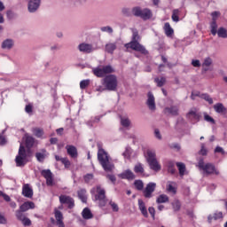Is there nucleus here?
Masks as SVG:
<instances>
[{"instance_id": "obj_6", "label": "nucleus", "mask_w": 227, "mask_h": 227, "mask_svg": "<svg viewBox=\"0 0 227 227\" xmlns=\"http://www.w3.org/2000/svg\"><path fill=\"white\" fill-rule=\"evenodd\" d=\"M199 168L204 171L205 175H219V170L215 169V166L212 163H205L203 159H200L198 162Z\"/></svg>"}, {"instance_id": "obj_36", "label": "nucleus", "mask_w": 227, "mask_h": 227, "mask_svg": "<svg viewBox=\"0 0 227 227\" xmlns=\"http://www.w3.org/2000/svg\"><path fill=\"white\" fill-rule=\"evenodd\" d=\"M135 173H137L139 175H143L145 173V168L143 167V164L137 163L134 167Z\"/></svg>"}, {"instance_id": "obj_10", "label": "nucleus", "mask_w": 227, "mask_h": 227, "mask_svg": "<svg viewBox=\"0 0 227 227\" xmlns=\"http://www.w3.org/2000/svg\"><path fill=\"white\" fill-rule=\"evenodd\" d=\"M186 117L188 118V120H190V121H192L193 123H198V121L201 120V114H200L199 111L194 108L189 111Z\"/></svg>"}, {"instance_id": "obj_33", "label": "nucleus", "mask_w": 227, "mask_h": 227, "mask_svg": "<svg viewBox=\"0 0 227 227\" xmlns=\"http://www.w3.org/2000/svg\"><path fill=\"white\" fill-rule=\"evenodd\" d=\"M78 197L81 201H82V203H86V201L88 200V197L86 196V190L82 189L78 191Z\"/></svg>"}, {"instance_id": "obj_5", "label": "nucleus", "mask_w": 227, "mask_h": 227, "mask_svg": "<svg viewBox=\"0 0 227 227\" xmlns=\"http://www.w3.org/2000/svg\"><path fill=\"white\" fill-rule=\"evenodd\" d=\"M102 84L108 91H115L118 88V78L114 74H108L103 79Z\"/></svg>"}, {"instance_id": "obj_37", "label": "nucleus", "mask_w": 227, "mask_h": 227, "mask_svg": "<svg viewBox=\"0 0 227 227\" xmlns=\"http://www.w3.org/2000/svg\"><path fill=\"white\" fill-rule=\"evenodd\" d=\"M176 166L178 168L180 176H184V175H185V164L177 162Z\"/></svg>"}, {"instance_id": "obj_52", "label": "nucleus", "mask_w": 227, "mask_h": 227, "mask_svg": "<svg viewBox=\"0 0 227 227\" xmlns=\"http://www.w3.org/2000/svg\"><path fill=\"white\" fill-rule=\"evenodd\" d=\"M101 31H103L104 33H109V35H113V27L107 26V27H101Z\"/></svg>"}, {"instance_id": "obj_12", "label": "nucleus", "mask_w": 227, "mask_h": 227, "mask_svg": "<svg viewBox=\"0 0 227 227\" xmlns=\"http://www.w3.org/2000/svg\"><path fill=\"white\" fill-rule=\"evenodd\" d=\"M155 187H157V184L155 183L147 184L145 189L143 191L145 198H152V194L155 192Z\"/></svg>"}, {"instance_id": "obj_4", "label": "nucleus", "mask_w": 227, "mask_h": 227, "mask_svg": "<svg viewBox=\"0 0 227 227\" xmlns=\"http://www.w3.org/2000/svg\"><path fill=\"white\" fill-rule=\"evenodd\" d=\"M146 160L153 171H160L161 167L159 160H157V154L154 150H147Z\"/></svg>"}, {"instance_id": "obj_2", "label": "nucleus", "mask_w": 227, "mask_h": 227, "mask_svg": "<svg viewBox=\"0 0 227 227\" xmlns=\"http://www.w3.org/2000/svg\"><path fill=\"white\" fill-rule=\"evenodd\" d=\"M98 160L101 164L103 169H105L106 171L109 172L112 169H114V164L111 162V158L109 157V154H107V152L101 148L100 145H98Z\"/></svg>"}, {"instance_id": "obj_30", "label": "nucleus", "mask_w": 227, "mask_h": 227, "mask_svg": "<svg viewBox=\"0 0 227 227\" xmlns=\"http://www.w3.org/2000/svg\"><path fill=\"white\" fill-rule=\"evenodd\" d=\"M32 132L34 136H35V137H39V138L43 137L44 132H43V129L42 128H33Z\"/></svg>"}, {"instance_id": "obj_24", "label": "nucleus", "mask_w": 227, "mask_h": 227, "mask_svg": "<svg viewBox=\"0 0 227 227\" xmlns=\"http://www.w3.org/2000/svg\"><path fill=\"white\" fill-rule=\"evenodd\" d=\"M66 149L67 151L68 155L72 157L73 159L77 158V148L74 145H67Z\"/></svg>"}, {"instance_id": "obj_41", "label": "nucleus", "mask_w": 227, "mask_h": 227, "mask_svg": "<svg viewBox=\"0 0 227 227\" xmlns=\"http://www.w3.org/2000/svg\"><path fill=\"white\" fill-rule=\"evenodd\" d=\"M219 38H226L227 37V30L224 27H220L216 32Z\"/></svg>"}, {"instance_id": "obj_29", "label": "nucleus", "mask_w": 227, "mask_h": 227, "mask_svg": "<svg viewBox=\"0 0 227 227\" xmlns=\"http://www.w3.org/2000/svg\"><path fill=\"white\" fill-rule=\"evenodd\" d=\"M217 219H223V212H218L213 215H209L207 217L208 223H212V221H217Z\"/></svg>"}, {"instance_id": "obj_46", "label": "nucleus", "mask_w": 227, "mask_h": 227, "mask_svg": "<svg viewBox=\"0 0 227 227\" xmlns=\"http://www.w3.org/2000/svg\"><path fill=\"white\" fill-rule=\"evenodd\" d=\"M204 120L205 121H207V123L215 125V120H214V118H212V116L208 115L207 114H204Z\"/></svg>"}, {"instance_id": "obj_50", "label": "nucleus", "mask_w": 227, "mask_h": 227, "mask_svg": "<svg viewBox=\"0 0 227 227\" xmlns=\"http://www.w3.org/2000/svg\"><path fill=\"white\" fill-rule=\"evenodd\" d=\"M35 157L39 162H43V160H45V153H35Z\"/></svg>"}, {"instance_id": "obj_40", "label": "nucleus", "mask_w": 227, "mask_h": 227, "mask_svg": "<svg viewBox=\"0 0 227 227\" xmlns=\"http://www.w3.org/2000/svg\"><path fill=\"white\" fill-rule=\"evenodd\" d=\"M134 185L137 191H143V189L145 188V184L142 180H136L134 182Z\"/></svg>"}, {"instance_id": "obj_59", "label": "nucleus", "mask_w": 227, "mask_h": 227, "mask_svg": "<svg viewBox=\"0 0 227 227\" xmlns=\"http://www.w3.org/2000/svg\"><path fill=\"white\" fill-rule=\"evenodd\" d=\"M154 136L156 139H162V135L160 134V130H159V129H154Z\"/></svg>"}, {"instance_id": "obj_16", "label": "nucleus", "mask_w": 227, "mask_h": 227, "mask_svg": "<svg viewBox=\"0 0 227 227\" xmlns=\"http://www.w3.org/2000/svg\"><path fill=\"white\" fill-rule=\"evenodd\" d=\"M78 50L80 51V52H83L84 54H90L94 51L93 46H91V44L84 43L78 45Z\"/></svg>"}, {"instance_id": "obj_22", "label": "nucleus", "mask_w": 227, "mask_h": 227, "mask_svg": "<svg viewBox=\"0 0 227 227\" xmlns=\"http://www.w3.org/2000/svg\"><path fill=\"white\" fill-rule=\"evenodd\" d=\"M138 208L142 215H144V217H148V210H146V206L145 204V201H143V200H138Z\"/></svg>"}, {"instance_id": "obj_58", "label": "nucleus", "mask_w": 227, "mask_h": 227, "mask_svg": "<svg viewBox=\"0 0 227 227\" xmlns=\"http://www.w3.org/2000/svg\"><path fill=\"white\" fill-rule=\"evenodd\" d=\"M220 13L219 12H214L211 13L212 16V22H216L217 17H219Z\"/></svg>"}, {"instance_id": "obj_20", "label": "nucleus", "mask_w": 227, "mask_h": 227, "mask_svg": "<svg viewBox=\"0 0 227 227\" xmlns=\"http://www.w3.org/2000/svg\"><path fill=\"white\" fill-rule=\"evenodd\" d=\"M118 176L124 180H134V178H136L134 172L131 171L130 169L125 170L121 174H119Z\"/></svg>"}, {"instance_id": "obj_25", "label": "nucleus", "mask_w": 227, "mask_h": 227, "mask_svg": "<svg viewBox=\"0 0 227 227\" xmlns=\"http://www.w3.org/2000/svg\"><path fill=\"white\" fill-rule=\"evenodd\" d=\"M167 192L170 194H176V184L173 182H168Z\"/></svg>"}, {"instance_id": "obj_7", "label": "nucleus", "mask_w": 227, "mask_h": 227, "mask_svg": "<svg viewBox=\"0 0 227 227\" xmlns=\"http://www.w3.org/2000/svg\"><path fill=\"white\" fill-rule=\"evenodd\" d=\"M15 162L18 168H23V166L27 164V153L26 152V147H24L22 144L20 145L19 153L16 156Z\"/></svg>"}, {"instance_id": "obj_53", "label": "nucleus", "mask_w": 227, "mask_h": 227, "mask_svg": "<svg viewBox=\"0 0 227 227\" xmlns=\"http://www.w3.org/2000/svg\"><path fill=\"white\" fill-rule=\"evenodd\" d=\"M121 13L124 17H130V9L124 7L121 9Z\"/></svg>"}, {"instance_id": "obj_60", "label": "nucleus", "mask_w": 227, "mask_h": 227, "mask_svg": "<svg viewBox=\"0 0 227 227\" xmlns=\"http://www.w3.org/2000/svg\"><path fill=\"white\" fill-rule=\"evenodd\" d=\"M149 214L152 215L153 219H155V208L153 207H150L148 208Z\"/></svg>"}, {"instance_id": "obj_64", "label": "nucleus", "mask_w": 227, "mask_h": 227, "mask_svg": "<svg viewBox=\"0 0 227 227\" xmlns=\"http://www.w3.org/2000/svg\"><path fill=\"white\" fill-rule=\"evenodd\" d=\"M0 224H6V218L3 215H0Z\"/></svg>"}, {"instance_id": "obj_18", "label": "nucleus", "mask_w": 227, "mask_h": 227, "mask_svg": "<svg viewBox=\"0 0 227 227\" xmlns=\"http://www.w3.org/2000/svg\"><path fill=\"white\" fill-rule=\"evenodd\" d=\"M147 106L150 109V111H155V97H153V94L152 92H149L147 94V101H146Z\"/></svg>"}, {"instance_id": "obj_32", "label": "nucleus", "mask_w": 227, "mask_h": 227, "mask_svg": "<svg viewBox=\"0 0 227 227\" xmlns=\"http://www.w3.org/2000/svg\"><path fill=\"white\" fill-rule=\"evenodd\" d=\"M106 51L109 54H113L116 51V43H108L106 45Z\"/></svg>"}, {"instance_id": "obj_49", "label": "nucleus", "mask_w": 227, "mask_h": 227, "mask_svg": "<svg viewBox=\"0 0 227 227\" xmlns=\"http://www.w3.org/2000/svg\"><path fill=\"white\" fill-rule=\"evenodd\" d=\"M178 13H180V11H178V9H176V10L173 11L172 20L174 22H178V20H179Z\"/></svg>"}, {"instance_id": "obj_54", "label": "nucleus", "mask_w": 227, "mask_h": 227, "mask_svg": "<svg viewBox=\"0 0 227 227\" xmlns=\"http://www.w3.org/2000/svg\"><path fill=\"white\" fill-rule=\"evenodd\" d=\"M131 152H132V149L126 148L125 152L122 153L124 159H129V157H130Z\"/></svg>"}, {"instance_id": "obj_57", "label": "nucleus", "mask_w": 227, "mask_h": 227, "mask_svg": "<svg viewBox=\"0 0 227 227\" xmlns=\"http://www.w3.org/2000/svg\"><path fill=\"white\" fill-rule=\"evenodd\" d=\"M84 180L87 184H90V182H91V180H93V174H87L84 176Z\"/></svg>"}, {"instance_id": "obj_56", "label": "nucleus", "mask_w": 227, "mask_h": 227, "mask_svg": "<svg viewBox=\"0 0 227 227\" xmlns=\"http://www.w3.org/2000/svg\"><path fill=\"white\" fill-rule=\"evenodd\" d=\"M207 148H205V144H201V149L200 152H199V155H207Z\"/></svg>"}, {"instance_id": "obj_8", "label": "nucleus", "mask_w": 227, "mask_h": 227, "mask_svg": "<svg viewBox=\"0 0 227 227\" xmlns=\"http://www.w3.org/2000/svg\"><path fill=\"white\" fill-rule=\"evenodd\" d=\"M132 12L135 17H140V19H143L144 20H148V19L152 18V11H150V9L135 7L132 9Z\"/></svg>"}, {"instance_id": "obj_21", "label": "nucleus", "mask_w": 227, "mask_h": 227, "mask_svg": "<svg viewBox=\"0 0 227 227\" xmlns=\"http://www.w3.org/2000/svg\"><path fill=\"white\" fill-rule=\"evenodd\" d=\"M14 42L12 39H5L2 43V49L5 51H10V49H13Z\"/></svg>"}, {"instance_id": "obj_17", "label": "nucleus", "mask_w": 227, "mask_h": 227, "mask_svg": "<svg viewBox=\"0 0 227 227\" xmlns=\"http://www.w3.org/2000/svg\"><path fill=\"white\" fill-rule=\"evenodd\" d=\"M35 208V203L31 201H27L23 203L20 209L16 210V212H20L21 214H24V212H27V210Z\"/></svg>"}, {"instance_id": "obj_63", "label": "nucleus", "mask_w": 227, "mask_h": 227, "mask_svg": "<svg viewBox=\"0 0 227 227\" xmlns=\"http://www.w3.org/2000/svg\"><path fill=\"white\" fill-rule=\"evenodd\" d=\"M26 113H33V106L31 105H27L25 107Z\"/></svg>"}, {"instance_id": "obj_34", "label": "nucleus", "mask_w": 227, "mask_h": 227, "mask_svg": "<svg viewBox=\"0 0 227 227\" xmlns=\"http://www.w3.org/2000/svg\"><path fill=\"white\" fill-rule=\"evenodd\" d=\"M165 111L168 114H172L173 116H176V114H178V107L176 106L167 107Z\"/></svg>"}, {"instance_id": "obj_55", "label": "nucleus", "mask_w": 227, "mask_h": 227, "mask_svg": "<svg viewBox=\"0 0 227 227\" xmlns=\"http://www.w3.org/2000/svg\"><path fill=\"white\" fill-rule=\"evenodd\" d=\"M215 153H221L222 155H224L226 152H224V149L221 146H216L215 149Z\"/></svg>"}, {"instance_id": "obj_51", "label": "nucleus", "mask_w": 227, "mask_h": 227, "mask_svg": "<svg viewBox=\"0 0 227 227\" xmlns=\"http://www.w3.org/2000/svg\"><path fill=\"white\" fill-rule=\"evenodd\" d=\"M88 86H90V80H83L80 82L81 90H85Z\"/></svg>"}, {"instance_id": "obj_13", "label": "nucleus", "mask_w": 227, "mask_h": 227, "mask_svg": "<svg viewBox=\"0 0 227 227\" xmlns=\"http://www.w3.org/2000/svg\"><path fill=\"white\" fill-rule=\"evenodd\" d=\"M41 175L45 178L47 185H54V178L52 177V172H51V169L42 170Z\"/></svg>"}, {"instance_id": "obj_26", "label": "nucleus", "mask_w": 227, "mask_h": 227, "mask_svg": "<svg viewBox=\"0 0 227 227\" xmlns=\"http://www.w3.org/2000/svg\"><path fill=\"white\" fill-rule=\"evenodd\" d=\"M164 32L165 35L168 36V38H171V36H173V33H175V31L171 27V25H169V23L168 22L164 25Z\"/></svg>"}, {"instance_id": "obj_45", "label": "nucleus", "mask_w": 227, "mask_h": 227, "mask_svg": "<svg viewBox=\"0 0 227 227\" xmlns=\"http://www.w3.org/2000/svg\"><path fill=\"white\" fill-rule=\"evenodd\" d=\"M154 81L157 83V86H159L160 88L164 86V84H166V78L164 77L155 78Z\"/></svg>"}, {"instance_id": "obj_1", "label": "nucleus", "mask_w": 227, "mask_h": 227, "mask_svg": "<svg viewBox=\"0 0 227 227\" xmlns=\"http://www.w3.org/2000/svg\"><path fill=\"white\" fill-rule=\"evenodd\" d=\"M90 193L94 196V201L98 202V207L103 208L107 205V197L106 196V189L102 185L98 184L90 190Z\"/></svg>"}, {"instance_id": "obj_38", "label": "nucleus", "mask_w": 227, "mask_h": 227, "mask_svg": "<svg viewBox=\"0 0 227 227\" xmlns=\"http://www.w3.org/2000/svg\"><path fill=\"white\" fill-rule=\"evenodd\" d=\"M210 65H212V59H210V58L205 59V60L202 64V67H203L205 72L208 71V67H210Z\"/></svg>"}, {"instance_id": "obj_9", "label": "nucleus", "mask_w": 227, "mask_h": 227, "mask_svg": "<svg viewBox=\"0 0 227 227\" xmlns=\"http://www.w3.org/2000/svg\"><path fill=\"white\" fill-rule=\"evenodd\" d=\"M113 72H114V68L111 66H103L93 69V74L96 77H104L106 74H113Z\"/></svg>"}, {"instance_id": "obj_19", "label": "nucleus", "mask_w": 227, "mask_h": 227, "mask_svg": "<svg viewBox=\"0 0 227 227\" xmlns=\"http://www.w3.org/2000/svg\"><path fill=\"white\" fill-rule=\"evenodd\" d=\"M55 219L57 226L65 227V223H63V213L57 208H55Z\"/></svg>"}, {"instance_id": "obj_28", "label": "nucleus", "mask_w": 227, "mask_h": 227, "mask_svg": "<svg viewBox=\"0 0 227 227\" xmlns=\"http://www.w3.org/2000/svg\"><path fill=\"white\" fill-rule=\"evenodd\" d=\"M214 109L215 113H218L219 114H224L226 113V107L221 103H217L214 106Z\"/></svg>"}, {"instance_id": "obj_27", "label": "nucleus", "mask_w": 227, "mask_h": 227, "mask_svg": "<svg viewBox=\"0 0 227 227\" xmlns=\"http://www.w3.org/2000/svg\"><path fill=\"white\" fill-rule=\"evenodd\" d=\"M25 143H26L27 148H33V146L35 145V137L26 135L25 136Z\"/></svg>"}, {"instance_id": "obj_35", "label": "nucleus", "mask_w": 227, "mask_h": 227, "mask_svg": "<svg viewBox=\"0 0 227 227\" xmlns=\"http://www.w3.org/2000/svg\"><path fill=\"white\" fill-rule=\"evenodd\" d=\"M168 201H169V197H168V195L166 194H161L160 195L157 200H156V203H168Z\"/></svg>"}, {"instance_id": "obj_3", "label": "nucleus", "mask_w": 227, "mask_h": 227, "mask_svg": "<svg viewBox=\"0 0 227 227\" xmlns=\"http://www.w3.org/2000/svg\"><path fill=\"white\" fill-rule=\"evenodd\" d=\"M139 42V35L137 31H133L132 41L129 43L125 44L126 49H132L133 51H137V52H141V54H148V51L145 48V46L141 45Z\"/></svg>"}, {"instance_id": "obj_47", "label": "nucleus", "mask_w": 227, "mask_h": 227, "mask_svg": "<svg viewBox=\"0 0 227 227\" xmlns=\"http://www.w3.org/2000/svg\"><path fill=\"white\" fill-rule=\"evenodd\" d=\"M108 205L111 206L113 212H118L120 210L118 204H116V202H114L113 200H109Z\"/></svg>"}, {"instance_id": "obj_43", "label": "nucleus", "mask_w": 227, "mask_h": 227, "mask_svg": "<svg viewBox=\"0 0 227 227\" xmlns=\"http://www.w3.org/2000/svg\"><path fill=\"white\" fill-rule=\"evenodd\" d=\"M121 124L122 127H129L130 126V120L129 117H121Z\"/></svg>"}, {"instance_id": "obj_15", "label": "nucleus", "mask_w": 227, "mask_h": 227, "mask_svg": "<svg viewBox=\"0 0 227 227\" xmlns=\"http://www.w3.org/2000/svg\"><path fill=\"white\" fill-rule=\"evenodd\" d=\"M40 0H29L27 4V9L29 13H35L40 8Z\"/></svg>"}, {"instance_id": "obj_61", "label": "nucleus", "mask_w": 227, "mask_h": 227, "mask_svg": "<svg viewBox=\"0 0 227 227\" xmlns=\"http://www.w3.org/2000/svg\"><path fill=\"white\" fill-rule=\"evenodd\" d=\"M61 162H62V164H64V166L66 168H68V166H70V160H68V159H67V158H63Z\"/></svg>"}, {"instance_id": "obj_44", "label": "nucleus", "mask_w": 227, "mask_h": 227, "mask_svg": "<svg viewBox=\"0 0 227 227\" xmlns=\"http://www.w3.org/2000/svg\"><path fill=\"white\" fill-rule=\"evenodd\" d=\"M172 207H173L175 212H178V210H180V208L182 207V205L180 204V200H174L172 202Z\"/></svg>"}, {"instance_id": "obj_14", "label": "nucleus", "mask_w": 227, "mask_h": 227, "mask_svg": "<svg viewBox=\"0 0 227 227\" xmlns=\"http://www.w3.org/2000/svg\"><path fill=\"white\" fill-rule=\"evenodd\" d=\"M59 201L61 205H67L68 208H74V199H72L70 196L60 195Z\"/></svg>"}, {"instance_id": "obj_31", "label": "nucleus", "mask_w": 227, "mask_h": 227, "mask_svg": "<svg viewBox=\"0 0 227 227\" xmlns=\"http://www.w3.org/2000/svg\"><path fill=\"white\" fill-rule=\"evenodd\" d=\"M82 215L83 219H93V214L91 213V210H90V208H88V207H85L82 210Z\"/></svg>"}, {"instance_id": "obj_42", "label": "nucleus", "mask_w": 227, "mask_h": 227, "mask_svg": "<svg viewBox=\"0 0 227 227\" xmlns=\"http://www.w3.org/2000/svg\"><path fill=\"white\" fill-rule=\"evenodd\" d=\"M210 27H211V34L213 35V36H215L217 35V22L216 21H212L210 24Z\"/></svg>"}, {"instance_id": "obj_39", "label": "nucleus", "mask_w": 227, "mask_h": 227, "mask_svg": "<svg viewBox=\"0 0 227 227\" xmlns=\"http://www.w3.org/2000/svg\"><path fill=\"white\" fill-rule=\"evenodd\" d=\"M168 173H171V175H175L176 169H175V162L174 161H168Z\"/></svg>"}, {"instance_id": "obj_11", "label": "nucleus", "mask_w": 227, "mask_h": 227, "mask_svg": "<svg viewBox=\"0 0 227 227\" xmlns=\"http://www.w3.org/2000/svg\"><path fill=\"white\" fill-rule=\"evenodd\" d=\"M16 219L22 223L23 226H31V220L26 216L24 213L20 211H15Z\"/></svg>"}, {"instance_id": "obj_23", "label": "nucleus", "mask_w": 227, "mask_h": 227, "mask_svg": "<svg viewBox=\"0 0 227 227\" xmlns=\"http://www.w3.org/2000/svg\"><path fill=\"white\" fill-rule=\"evenodd\" d=\"M22 194L25 198H33V189L29 187V184H25L23 186Z\"/></svg>"}, {"instance_id": "obj_48", "label": "nucleus", "mask_w": 227, "mask_h": 227, "mask_svg": "<svg viewBox=\"0 0 227 227\" xmlns=\"http://www.w3.org/2000/svg\"><path fill=\"white\" fill-rule=\"evenodd\" d=\"M200 98H203L204 100H206V102H208V104H214V100L212 99V98H210L209 95L207 94H201Z\"/></svg>"}, {"instance_id": "obj_62", "label": "nucleus", "mask_w": 227, "mask_h": 227, "mask_svg": "<svg viewBox=\"0 0 227 227\" xmlns=\"http://www.w3.org/2000/svg\"><path fill=\"white\" fill-rule=\"evenodd\" d=\"M106 177L108 178L109 181H111L113 184L116 182V176L113 175H107Z\"/></svg>"}]
</instances>
